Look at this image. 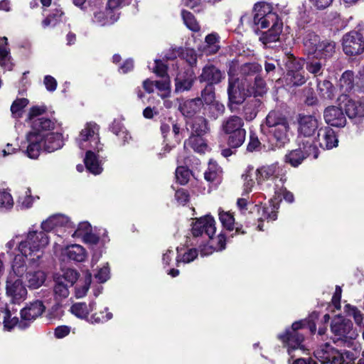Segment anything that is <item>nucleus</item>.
<instances>
[{"label": "nucleus", "mask_w": 364, "mask_h": 364, "mask_svg": "<svg viewBox=\"0 0 364 364\" xmlns=\"http://www.w3.org/2000/svg\"><path fill=\"white\" fill-rule=\"evenodd\" d=\"M49 237L43 230L29 231L25 238L18 242L20 254L15 256L12 262V271L18 277L23 276L27 271L26 259L34 266L43 255V250L48 245Z\"/></svg>", "instance_id": "1"}, {"label": "nucleus", "mask_w": 364, "mask_h": 364, "mask_svg": "<svg viewBox=\"0 0 364 364\" xmlns=\"http://www.w3.org/2000/svg\"><path fill=\"white\" fill-rule=\"evenodd\" d=\"M251 26L255 31L268 28L259 37V41L266 47L271 43L279 40L283 28V23L277 13L273 11L272 6L267 2L260 1L254 5Z\"/></svg>", "instance_id": "2"}, {"label": "nucleus", "mask_w": 364, "mask_h": 364, "mask_svg": "<svg viewBox=\"0 0 364 364\" xmlns=\"http://www.w3.org/2000/svg\"><path fill=\"white\" fill-rule=\"evenodd\" d=\"M27 141L26 154L33 159H37L42 150L51 153L61 149L64 145L63 134L59 132L44 134H28Z\"/></svg>", "instance_id": "3"}, {"label": "nucleus", "mask_w": 364, "mask_h": 364, "mask_svg": "<svg viewBox=\"0 0 364 364\" xmlns=\"http://www.w3.org/2000/svg\"><path fill=\"white\" fill-rule=\"evenodd\" d=\"M266 122L275 147H283L289 141L290 127L285 117L276 112H270L266 117Z\"/></svg>", "instance_id": "4"}, {"label": "nucleus", "mask_w": 364, "mask_h": 364, "mask_svg": "<svg viewBox=\"0 0 364 364\" xmlns=\"http://www.w3.org/2000/svg\"><path fill=\"white\" fill-rule=\"evenodd\" d=\"M243 127L244 121L238 116H230L223 120L220 129L228 135L227 143L230 148L237 149L245 142L246 131Z\"/></svg>", "instance_id": "5"}, {"label": "nucleus", "mask_w": 364, "mask_h": 364, "mask_svg": "<svg viewBox=\"0 0 364 364\" xmlns=\"http://www.w3.org/2000/svg\"><path fill=\"white\" fill-rule=\"evenodd\" d=\"M331 330L333 335L334 342H340L345 346L350 347L358 336V333L351 321L338 316L331 322Z\"/></svg>", "instance_id": "6"}, {"label": "nucleus", "mask_w": 364, "mask_h": 364, "mask_svg": "<svg viewBox=\"0 0 364 364\" xmlns=\"http://www.w3.org/2000/svg\"><path fill=\"white\" fill-rule=\"evenodd\" d=\"M298 122V144L301 146L303 142L306 146L311 144V141L319 129L320 122L313 115L300 114L297 119Z\"/></svg>", "instance_id": "7"}, {"label": "nucleus", "mask_w": 364, "mask_h": 364, "mask_svg": "<svg viewBox=\"0 0 364 364\" xmlns=\"http://www.w3.org/2000/svg\"><path fill=\"white\" fill-rule=\"evenodd\" d=\"M76 141L81 149H93L99 152L103 148L100 141L99 127L93 122H88L85 125Z\"/></svg>", "instance_id": "8"}, {"label": "nucleus", "mask_w": 364, "mask_h": 364, "mask_svg": "<svg viewBox=\"0 0 364 364\" xmlns=\"http://www.w3.org/2000/svg\"><path fill=\"white\" fill-rule=\"evenodd\" d=\"M344 53L349 56L358 55L364 52V28L351 31L342 38Z\"/></svg>", "instance_id": "9"}, {"label": "nucleus", "mask_w": 364, "mask_h": 364, "mask_svg": "<svg viewBox=\"0 0 364 364\" xmlns=\"http://www.w3.org/2000/svg\"><path fill=\"white\" fill-rule=\"evenodd\" d=\"M305 321L294 322L291 328L286 330V331L278 336L281 340L288 347V353L292 358L295 355H291L292 351L294 350H304V346L301 343L304 341V336L298 332L299 329L304 326Z\"/></svg>", "instance_id": "10"}, {"label": "nucleus", "mask_w": 364, "mask_h": 364, "mask_svg": "<svg viewBox=\"0 0 364 364\" xmlns=\"http://www.w3.org/2000/svg\"><path fill=\"white\" fill-rule=\"evenodd\" d=\"M339 105H343L345 113L350 119L360 124L364 120V97L358 100L351 99L346 95L338 98Z\"/></svg>", "instance_id": "11"}, {"label": "nucleus", "mask_w": 364, "mask_h": 364, "mask_svg": "<svg viewBox=\"0 0 364 364\" xmlns=\"http://www.w3.org/2000/svg\"><path fill=\"white\" fill-rule=\"evenodd\" d=\"M279 167L277 164H271L262 166L257 169V181L258 184H262L263 181L270 180L274 183V192L276 194H280L285 179L279 177Z\"/></svg>", "instance_id": "12"}, {"label": "nucleus", "mask_w": 364, "mask_h": 364, "mask_svg": "<svg viewBox=\"0 0 364 364\" xmlns=\"http://www.w3.org/2000/svg\"><path fill=\"white\" fill-rule=\"evenodd\" d=\"M23 276H21L22 277ZM21 277H18L13 272L10 274L6 286V296L13 304H20L23 301L27 296V289L23 285Z\"/></svg>", "instance_id": "13"}, {"label": "nucleus", "mask_w": 364, "mask_h": 364, "mask_svg": "<svg viewBox=\"0 0 364 364\" xmlns=\"http://www.w3.org/2000/svg\"><path fill=\"white\" fill-rule=\"evenodd\" d=\"M287 68V81L293 86H301L306 81L303 69L304 62L301 60H296L292 56L289 58L286 63Z\"/></svg>", "instance_id": "14"}, {"label": "nucleus", "mask_w": 364, "mask_h": 364, "mask_svg": "<svg viewBox=\"0 0 364 364\" xmlns=\"http://www.w3.org/2000/svg\"><path fill=\"white\" fill-rule=\"evenodd\" d=\"M229 85L228 88V99L230 104H241L249 94V90L245 89L243 82H241L238 78L234 77V70L232 68L229 70Z\"/></svg>", "instance_id": "15"}, {"label": "nucleus", "mask_w": 364, "mask_h": 364, "mask_svg": "<svg viewBox=\"0 0 364 364\" xmlns=\"http://www.w3.org/2000/svg\"><path fill=\"white\" fill-rule=\"evenodd\" d=\"M299 146V149L289 151L285 156V162L289 164L291 166L296 167L300 165L304 159L307 156H312L314 159H317L318 156V149L316 146H306L305 142Z\"/></svg>", "instance_id": "16"}, {"label": "nucleus", "mask_w": 364, "mask_h": 364, "mask_svg": "<svg viewBox=\"0 0 364 364\" xmlns=\"http://www.w3.org/2000/svg\"><path fill=\"white\" fill-rule=\"evenodd\" d=\"M46 306L41 301L31 302L21 311L20 328L25 329L45 311Z\"/></svg>", "instance_id": "17"}, {"label": "nucleus", "mask_w": 364, "mask_h": 364, "mask_svg": "<svg viewBox=\"0 0 364 364\" xmlns=\"http://www.w3.org/2000/svg\"><path fill=\"white\" fill-rule=\"evenodd\" d=\"M338 144V140L335 134V132L328 127H322L319 128L315 136L311 141V145L321 147L323 149H331L336 147Z\"/></svg>", "instance_id": "18"}, {"label": "nucleus", "mask_w": 364, "mask_h": 364, "mask_svg": "<svg viewBox=\"0 0 364 364\" xmlns=\"http://www.w3.org/2000/svg\"><path fill=\"white\" fill-rule=\"evenodd\" d=\"M346 114L341 107L338 106H328L323 110L325 122L331 127L342 128L346 125Z\"/></svg>", "instance_id": "19"}, {"label": "nucleus", "mask_w": 364, "mask_h": 364, "mask_svg": "<svg viewBox=\"0 0 364 364\" xmlns=\"http://www.w3.org/2000/svg\"><path fill=\"white\" fill-rule=\"evenodd\" d=\"M215 221L211 216L201 218L193 223L192 233L195 237L206 235L208 238L212 239L215 233Z\"/></svg>", "instance_id": "20"}, {"label": "nucleus", "mask_w": 364, "mask_h": 364, "mask_svg": "<svg viewBox=\"0 0 364 364\" xmlns=\"http://www.w3.org/2000/svg\"><path fill=\"white\" fill-rule=\"evenodd\" d=\"M60 228L73 229L74 228V225L70 221L69 218L63 215L50 216L41 223V228L45 232L53 231Z\"/></svg>", "instance_id": "21"}, {"label": "nucleus", "mask_w": 364, "mask_h": 364, "mask_svg": "<svg viewBox=\"0 0 364 364\" xmlns=\"http://www.w3.org/2000/svg\"><path fill=\"white\" fill-rule=\"evenodd\" d=\"M195 80L196 76L192 70L179 72L175 78L174 92L180 93L190 90Z\"/></svg>", "instance_id": "22"}, {"label": "nucleus", "mask_w": 364, "mask_h": 364, "mask_svg": "<svg viewBox=\"0 0 364 364\" xmlns=\"http://www.w3.org/2000/svg\"><path fill=\"white\" fill-rule=\"evenodd\" d=\"M60 126L56 121L47 117H39L32 121V131L28 134H44L51 133Z\"/></svg>", "instance_id": "23"}, {"label": "nucleus", "mask_w": 364, "mask_h": 364, "mask_svg": "<svg viewBox=\"0 0 364 364\" xmlns=\"http://www.w3.org/2000/svg\"><path fill=\"white\" fill-rule=\"evenodd\" d=\"M119 14L109 9L107 6L105 11H98L94 13L92 21L100 26H106L114 23L119 18Z\"/></svg>", "instance_id": "24"}, {"label": "nucleus", "mask_w": 364, "mask_h": 364, "mask_svg": "<svg viewBox=\"0 0 364 364\" xmlns=\"http://www.w3.org/2000/svg\"><path fill=\"white\" fill-rule=\"evenodd\" d=\"M223 78H224L223 73L213 65L205 66L201 75L199 76L201 82H208V85H211L220 82Z\"/></svg>", "instance_id": "25"}, {"label": "nucleus", "mask_w": 364, "mask_h": 364, "mask_svg": "<svg viewBox=\"0 0 364 364\" xmlns=\"http://www.w3.org/2000/svg\"><path fill=\"white\" fill-rule=\"evenodd\" d=\"M219 220L223 226L228 230L235 229L236 232L244 234L242 230V225L235 223V218L232 213L230 211H225L221 208H218Z\"/></svg>", "instance_id": "26"}, {"label": "nucleus", "mask_w": 364, "mask_h": 364, "mask_svg": "<svg viewBox=\"0 0 364 364\" xmlns=\"http://www.w3.org/2000/svg\"><path fill=\"white\" fill-rule=\"evenodd\" d=\"M336 53V43L330 40H323L321 41L316 52H315L314 57L320 59H326L331 58Z\"/></svg>", "instance_id": "27"}, {"label": "nucleus", "mask_w": 364, "mask_h": 364, "mask_svg": "<svg viewBox=\"0 0 364 364\" xmlns=\"http://www.w3.org/2000/svg\"><path fill=\"white\" fill-rule=\"evenodd\" d=\"M93 149L87 151L84 162L87 169L95 175L100 174L102 171L101 162L99 161Z\"/></svg>", "instance_id": "28"}, {"label": "nucleus", "mask_w": 364, "mask_h": 364, "mask_svg": "<svg viewBox=\"0 0 364 364\" xmlns=\"http://www.w3.org/2000/svg\"><path fill=\"white\" fill-rule=\"evenodd\" d=\"M321 41L320 37L314 32H306L303 39V43L304 49L309 55L315 54Z\"/></svg>", "instance_id": "29"}, {"label": "nucleus", "mask_w": 364, "mask_h": 364, "mask_svg": "<svg viewBox=\"0 0 364 364\" xmlns=\"http://www.w3.org/2000/svg\"><path fill=\"white\" fill-rule=\"evenodd\" d=\"M64 255L70 259L75 262H83L87 257V252L85 248L80 245H72L65 248Z\"/></svg>", "instance_id": "30"}, {"label": "nucleus", "mask_w": 364, "mask_h": 364, "mask_svg": "<svg viewBox=\"0 0 364 364\" xmlns=\"http://www.w3.org/2000/svg\"><path fill=\"white\" fill-rule=\"evenodd\" d=\"M203 105L202 100L200 97L186 101L180 105V110L183 115L192 116L200 111Z\"/></svg>", "instance_id": "31"}, {"label": "nucleus", "mask_w": 364, "mask_h": 364, "mask_svg": "<svg viewBox=\"0 0 364 364\" xmlns=\"http://www.w3.org/2000/svg\"><path fill=\"white\" fill-rule=\"evenodd\" d=\"M95 306L94 302H90L89 304L79 302L71 306L70 311L80 318H87L89 314L95 309Z\"/></svg>", "instance_id": "32"}, {"label": "nucleus", "mask_w": 364, "mask_h": 364, "mask_svg": "<svg viewBox=\"0 0 364 364\" xmlns=\"http://www.w3.org/2000/svg\"><path fill=\"white\" fill-rule=\"evenodd\" d=\"M335 350L336 349L326 343L321 345L314 351V356L321 364H327V362L331 360V358Z\"/></svg>", "instance_id": "33"}, {"label": "nucleus", "mask_w": 364, "mask_h": 364, "mask_svg": "<svg viewBox=\"0 0 364 364\" xmlns=\"http://www.w3.org/2000/svg\"><path fill=\"white\" fill-rule=\"evenodd\" d=\"M217 246L213 247L214 240L211 241V244L205 245L200 247V252L201 256H208L211 255L214 251H220L225 249V237L223 235H219L216 238Z\"/></svg>", "instance_id": "34"}, {"label": "nucleus", "mask_w": 364, "mask_h": 364, "mask_svg": "<svg viewBox=\"0 0 364 364\" xmlns=\"http://www.w3.org/2000/svg\"><path fill=\"white\" fill-rule=\"evenodd\" d=\"M26 280L28 287L38 289L43 285L46 280V274L43 271L28 272L26 273Z\"/></svg>", "instance_id": "35"}, {"label": "nucleus", "mask_w": 364, "mask_h": 364, "mask_svg": "<svg viewBox=\"0 0 364 364\" xmlns=\"http://www.w3.org/2000/svg\"><path fill=\"white\" fill-rule=\"evenodd\" d=\"M205 51L208 54L216 53L220 48V36L217 33H211L205 38Z\"/></svg>", "instance_id": "36"}, {"label": "nucleus", "mask_w": 364, "mask_h": 364, "mask_svg": "<svg viewBox=\"0 0 364 364\" xmlns=\"http://www.w3.org/2000/svg\"><path fill=\"white\" fill-rule=\"evenodd\" d=\"M344 311L348 316L352 317L356 326L364 328V314L358 307L346 304Z\"/></svg>", "instance_id": "37"}, {"label": "nucleus", "mask_w": 364, "mask_h": 364, "mask_svg": "<svg viewBox=\"0 0 364 364\" xmlns=\"http://www.w3.org/2000/svg\"><path fill=\"white\" fill-rule=\"evenodd\" d=\"M317 91L319 95L327 100H331L334 97L335 87L328 80L318 81Z\"/></svg>", "instance_id": "38"}, {"label": "nucleus", "mask_w": 364, "mask_h": 364, "mask_svg": "<svg viewBox=\"0 0 364 364\" xmlns=\"http://www.w3.org/2000/svg\"><path fill=\"white\" fill-rule=\"evenodd\" d=\"M92 276L88 272L85 274L84 278L80 279L75 287V296L82 298L86 294L91 284Z\"/></svg>", "instance_id": "39"}, {"label": "nucleus", "mask_w": 364, "mask_h": 364, "mask_svg": "<svg viewBox=\"0 0 364 364\" xmlns=\"http://www.w3.org/2000/svg\"><path fill=\"white\" fill-rule=\"evenodd\" d=\"M222 171L215 162L210 161L208 170L204 173V178L207 181L219 183Z\"/></svg>", "instance_id": "40"}, {"label": "nucleus", "mask_w": 364, "mask_h": 364, "mask_svg": "<svg viewBox=\"0 0 364 364\" xmlns=\"http://www.w3.org/2000/svg\"><path fill=\"white\" fill-rule=\"evenodd\" d=\"M324 65L321 62V59L316 58L313 55L308 56L306 68L311 74L315 76L321 75L323 71Z\"/></svg>", "instance_id": "41"}, {"label": "nucleus", "mask_w": 364, "mask_h": 364, "mask_svg": "<svg viewBox=\"0 0 364 364\" xmlns=\"http://www.w3.org/2000/svg\"><path fill=\"white\" fill-rule=\"evenodd\" d=\"M190 146L195 151L204 152L207 146L201 136L192 134L189 139L184 142V147Z\"/></svg>", "instance_id": "42"}, {"label": "nucleus", "mask_w": 364, "mask_h": 364, "mask_svg": "<svg viewBox=\"0 0 364 364\" xmlns=\"http://www.w3.org/2000/svg\"><path fill=\"white\" fill-rule=\"evenodd\" d=\"M1 41H4V45L0 46V65L5 69L11 70L12 63L11 62L10 51L7 47V38L4 37Z\"/></svg>", "instance_id": "43"}, {"label": "nucleus", "mask_w": 364, "mask_h": 364, "mask_svg": "<svg viewBox=\"0 0 364 364\" xmlns=\"http://www.w3.org/2000/svg\"><path fill=\"white\" fill-rule=\"evenodd\" d=\"M1 316L3 318L4 327L5 329L10 331L15 326H18L20 328V320L16 316H12L9 311H1L0 316Z\"/></svg>", "instance_id": "44"}, {"label": "nucleus", "mask_w": 364, "mask_h": 364, "mask_svg": "<svg viewBox=\"0 0 364 364\" xmlns=\"http://www.w3.org/2000/svg\"><path fill=\"white\" fill-rule=\"evenodd\" d=\"M354 74L350 70L345 71L339 80L340 86L345 92H350L354 87Z\"/></svg>", "instance_id": "45"}, {"label": "nucleus", "mask_w": 364, "mask_h": 364, "mask_svg": "<svg viewBox=\"0 0 364 364\" xmlns=\"http://www.w3.org/2000/svg\"><path fill=\"white\" fill-rule=\"evenodd\" d=\"M54 294L56 300L60 301L67 298L69 296V290L68 284H64L62 279H57L55 280V285L54 287Z\"/></svg>", "instance_id": "46"}, {"label": "nucleus", "mask_w": 364, "mask_h": 364, "mask_svg": "<svg viewBox=\"0 0 364 364\" xmlns=\"http://www.w3.org/2000/svg\"><path fill=\"white\" fill-rule=\"evenodd\" d=\"M248 90L250 95H253L255 96H262L267 90L264 80L258 76L255 78L253 86Z\"/></svg>", "instance_id": "47"}, {"label": "nucleus", "mask_w": 364, "mask_h": 364, "mask_svg": "<svg viewBox=\"0 0 364 364\" xmlns=\"http://www.w3.org/2000/svg\"><path fill=\"white\" fill-rule=\"evenodd\" d=\"M155 86L161 92L159 96L162 98H166L170 96L171 94V81L168 77L162 80L155 82Z\"/></svg>", "instance_id": "48"}, {"label": "nucleus", "mask_w": 364, "mask_h": 364, "mask_svg": "<svg viewBox=\"0 0 364 364\" xmlns=\"http://www.w3.org/2000/svg\"><path fill=\"white\" fill-rule=\"evenodd\" d=\"M171 127L172 133L173 134L174 136V143L173 144L172 146H169L168 144H166V146L164 148V150L168 152L170 151L171 149L173 147H174L176 144H179L183 138V130L181 129V128L178 124L174 123V122H171Z\"/></svg>", "instance_id": "49"}, {"label": "nucleus", "mask_w": 364, "mask_h": 364, "mask_svg": "<svg viewBox=\"0 0 364 364\" xmlns=\"http://www.w3.org/2000/svg\"><path fill=\"white\" fill-rule=\"evenodd\" d=\"M28 104V100L26 98H20L16 100L11 106V112L14 117H21L22 115L23 109Z\"/></svg>", "instance_id": "50"}, {"label": "nucleus", "mask_w": 364, "mask_h": 364, "mask_svg": "<svg viewBox=\"0 0 364 364\" xmlns=\"http://www.w3.org/2000/svg\"><path fill=\"white\" fill-rule=\"evenodd\" d=\"M182 17L186 26L191 31L197 32L200 30V26L194 16L189 11H183Z\"/></svg>", "instance_id": "51"}, {"label": "nucleus", "mask_w": 364, "mask_h": 364, "mask_svg": "<svg viewBox=\"0 0 364 364\" xmlns=\"http://www.w3.org/2000/svg\"><path fill=\"white\" fill-rule=\"evenodd\" d=\"M203 103L210 105L215 101V88L211 85H208L201 92V97Z\"/></svg>", "instance_id": "52"}, {"label": "nucleus", "mask_w": 364, "mask_h": 364, "mask_svg": "<svg viewBox=\"0 0 364 364\" xmlns=\"http://www.w3.org/2000/svg\"><path fill=\"white\" fill-rule=\"evenodd\" d=\"M14 206V200L10 193L7 191L0 192V210H10Z\"/></svg>", "instance_id": "53"}, {"label": "nucleus", "mask_w": 364, "mask_h": 364, "mask_svg": "<svg viewBox=\"0 0 364 364\" xmlns=\"http://www.w3.org/2000/svg\"><path fill=\"white\" fill-rule=\"evenodd\" d=\"M35 200V198H33L31 196V191L30 188H27L25 191V194L23 196H21L18 200V205L21 207V209H28L30 208L33 203Z\"/></svg>", "instance_id": "54"}, {"label": "nucleus", "mask_w": 364, "mask_h": 364, "mask_svg": "<svg viewBox=\"0 0 364 364\" xmlns=\"http://www.w3.org/2000/svg\"><path fill=\"white\" fill-rule=\"evenodd\" d=\"M191 172L190 171L184 167L179 166L176 170V181L181 185L186 184L190 178Z\"/></svg>", "instance_id": "55"}, {"label": "nucleus", "mask_w": 364, "mask_h": 364, "mask_svg": "<svg viewBox=\"0 0 364 364\" xmlns=\"http://www.w3.org/2000/svg\"><path fill=\"white\" fill-rule=\"evenodd\" d=\"M198 255V251L196 249L192 248L188 250L182 257L178 256L176 257V262L178 266L180 263H190L193 262Z\"/></svg>", "instance_id": "56"}, {"label": "nucleus", "mask_w": 364, "mask_h": 364, "mask_svg": "<svg viewBox=\"0 0 364 364\" xmlns=\"http://www.w3.org/2000/svg\"><path fill=\"white\" fill-rule=\"evenodd\" d=\"M92 231V226L88 222H82L78 224L77 228L72 234L73 237H83Z\"/></svg>", "instance_id": "57"}, {"label": "nucleus", "mask_w": 364, "mask_h": 364, "mask_svg": "<svg viewBox=\"0 0 364 364\" xmlns=\"http://www.w3.org/2000/svg\"><path fill=\"white\" fill-rule=\"evenodd\" d=\"M58 279H62L63 282H67L70 286H72L79 281V274L75 269H68L65 271L63 277H58Z\"/></svg>", "instance_id": "58"}, {"label": "nucleus", "mask_w": 364, "mask_h": 364, "mask_svg": "<svg viewBox=\"0 0 364 364\" xmlns=\"http://www.w3.org/2000/svg\"><path fill=\"white\" fill-rule=\"evenodd\" d=\"M192 129L194 135L196 136H201L206 132V122L203 118H198L196 119L194 122L193 123Z\"/></svg>", "instance_id": "59"}, {"label": "nucleus", "mask_w": 364, "mask_h": 364, "mask_svg": "<svg viewBox=\"0 0 364 364\" xmlns=\"http://www.w3.org/2000/svg\"><path fill=\"white\" fill-rule=\"evenodd\" d=\"M112 318V314L107 312L106 315H104V311L100 313H95L91 316L88 319V321L91 323H100L109 321Z\"/></svg>", "instance_id": "60"}, {"label": "nucleus", "mask_w": 364, "mask_h": 364, "mask_svg": "<svg viewBox=\"0 0 364 364\" xmlns=\"http://www.w3.org/2000/svg\"><path fill=\"white\" fill-rule=\"evenodd\" d=\"M261 70V66L255 63H245L240 68V73L244 75H250Z\"/></svg>", "instance_id": "61"}, {"label": "nucleus", "mask_w": 364, "mask_h": 364, "mask_svg": "<svg viewBox=\"0 0 364 364\" xmlns=\"http://www.w3.org/2000/svg\"><path fill=\"white\" fill-rule=\"evenodd\" d=\"M211 114L214 119H217L219 116L222 115L225 112V106L223 104L215 100L213 103L209 105Z\"/></svg>", "instance_id": "62"}, {"label": "nucleus", "mask_w": 364, "mask_h": 364, "mask_svg": "<svg viewBox=\"0 0 364 364\" xmlns=\"http://www.w3.org/2000/svg\"><path fill=\"white\" fill-rule=\"evenodd\" d=\"M350 347L354 348V350H345L341 352L343 357L347 360V364H349L351 361H353L357 358L359 354V351L358 349L360 348V346L358 343H355L354 341V345Z\"/></svg>", "instance_id": "63"}, {"label": "nucleus", "mask_w": 364, "mask_h": 364, "mask_svg": "<svg viewBox=\"0 0 364 364\" xmlns=\"http://www.w3.org/2000/svg\"><path fill=\"white\" fill-rule=\"evenodd\" d=\"M250 171H247L246 173L242 174V178L244 181L243 183V196L247 195L252 191L254 186L255 182L252 178V176L248 173Z\"/></svg>", "instance_id": "64"}]
</instances>
